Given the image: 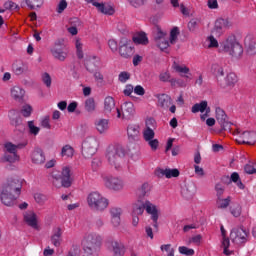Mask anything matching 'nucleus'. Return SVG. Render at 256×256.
I'll use <instances>...</instances> for the list:
<instances>
[{
    "mask_svg": "<svg viewBox=\"0 0 256 256\" xmlns=\"http://www.w3.org/2000/svg\"><path fill=\"white\" fill-rule=\"evenodd\" d=\"M75 47H76V55H77L78 59H83V57H84L83 42H81L80 39H76Z\"/></svg>",
    "mask_w": 256,
    "mask_h": 256,
    "instance_id": "47",
    "label": "nucleus"
},
{
    "mask_svg": "<svg viewBox=\"0 0 256 256\" xmlns=\"http://www.w3.org/2000/svg\"><path fill=\"white\" fill-rule=\"evenodd\" d=\"M179 169L177 168H158L156 170L157 177H166V179H173V177H179Z\"/></svg>",
    "mask_w": 256,
    "mask_h": 256,
    "instance_id": "20",
    "label": "nucleus"
},
{
    "mask_svg": "<svg viewBox=\"0 0 256 256\" xmlns=\"http://www.w3.org/2000/svg\"><path fill=\"white\" fill-rule=\"evenodd\" d=\"M94 127L100 135H106V133L109 131V119L107 118L96 119L94 122Z\"/></svg>",
    "mask_w": 256,
    "mask_h": 256,
    "instance_id": "19",
    "label": "nucleus"
},
{
    "mask_svg": "<svg viewBox=\"0 0 256 256\" xmlns=\"http://www.w3.org/2000/svg\"><path fill=\"white\" fill-rule=\"evenodd\" d=\"M248 237L249 232L243 227L234 228L230 232V239L232 243H235L236 245H243V243H247Z\"/></svg>",
    "mask_w": 256,
    "mask_h": 256,
    "instance_id": "9",
    "label": "nucleus"
},
{
    "mask_svg": "<svg viewBox=\"0 0 256 256\" xmlns=\"http://www.w3.org/2000/svg\"><path fill=\"white\" fill-rule=\"evenodd\" d=\"M133 41L136 43V45H147L149 43V39L147 38V34H145V32L136 34L133 37Z\"/></svg>",
    "mask_w": 256,
    "mask_h": 256,
    "instance_id": "40",
    "label": "nucleus"
},
{
    "mask_svg": "<svg viewBox=\"0 0 256 256\" xmlns=\"http://www.w3.org/2000/svg\"><path fill=\"white\" fill-rule=\"evenodd\" d=\"M145 211L150 215V219L153 222V227L157 229L159 227V208L149 200H145Z\"/></svg>",
    "mask_w": 256,
    "mask_h": 256,
    "instance_id": "14",
    "label": "nucleus"
},
{
    "mask_svg": "<svg viewBox=\"0 0 256 256\" xmlns=\"http://www.w3.org/2000/svg\"><path fill=\"white\" fill-rule=\"evenodd\" d=\"M195 193H197V187L193 183L185 184L181 189V195L184 199H192Z\"/></svg>",
    "mask_w": 256,
    "mask_h": 256,
    "instance_id": "26",
    "label": "nucleus"
},
{
    "mask_svg": "<svg viewBox=\"0 0 256 256\" xmlns=\"http://www.w3.org/2000/svg\"><path fill=\"white\" fill-rule=\"evenodd\" d=\"M50 51L53 57L58 59V61H65V59H67V52H65L63 47H61V41L56 42Z\"/></svg>",
    "mask_w": 256,
    "mask_h": 256,
    "instance_id": "22",
    "label": "nucleus"
},
{
    "mask_svg": "<svg viewBox=\"0 0 256 256\" xmlns=\"http://www.w3.org/2000/svg\"><path fill=\"white\" fill-rule=\"evenodd\" d=\"M99 149V138L88 136L82 142V155L85 159H91Z\"/></svg>",
    "mask_w": 256,
    "mask_h": 256,
    "instance_id": "6",
    "label": "nucleus"
},
{
    "mask_svg": "<svg viewBox=\"0 0 256 256\" xmlns=\"http://www.w3.org/2000/svg\"><path fill=\"white\" fill-rule=\"evenodd\" d=\"M158 99V107L164 111H170V113H175L177 111V106L173 104V99L168 94H158L156 95Z\"/></svg>",
    "mask_w": 256,
    "mask_h": 256,
    "instance_id": "12",
    "label": "nucleus"
},
{
    "mask_svg": "<svg viewBox=\"0 0 256 256\" xmlns=\"http://www.w3.org/2000/svg\"><path fill=\"white\" fill-rule=\"evenodd\" d=\"M93 76H94L96 83H98L101 87H103V85H105V77L103 76V73H101V71H99V70L94 71Z\"/></svg>",
    "mask_w": 256,
    "mask_h": 256,
    "instance_id": "49",
    "label": "nucleus"
},
{
    "mask_svg": "<svg viewBox=\"0 0 256 256\" xmlns=\"http://www.w3.org/2000/svg\"><path fill=\"white\" fill-rule=\"evenodd\" d=\"M123 157H125V149L120 144L109 145L106 149L108 164L116 171H120L123 167Z\"/></svg>",
    "mask_w": 256,
    "mask_h": 256,
    "instance_id": "4",
    "label": "nucleus"
},
{
    "mask_svg": "<svg viewBox=\"0 0 256 256\" xmlns=\"http://www.w3.org/2000/svg\"><path fill=\"white\" fill-rule=\"evenodd\" d=\"M231 205V196H228L227 198H217L216 200V206L218 209H227Z\"/></svg>",
    "mask_w": 256,
    "mask_h": 256,
    "instance_id": "41",
    "label": "nucleus"
},
{
    "mask_svg": "<svg viewBox=\"0 0 256 256\" xmlns=\"http://www.w3.org/2000/svg\"><path fill=\"white\" fill-rule=\"evenodd\" d=\"M60 155L66 159H71L75 155V149L71 145L66 144L62 147Z\"/></svg>",
    "mask_w": 256,
    "mask_h": 256,
    "instance_id": "36",
    "label": "nucleus"
},
{
    "mask_svg": "<svg viewBox=\"0 0 256 256\" xmlns=\"http://www.w3.org/2000/svg\"><path fill=\"white\" fill-rule=\"evenodd\" d=\"M117 107H115V98L107 96L104 98V113L107 117H113L117 113Z\"/></svg>",
    "mask_w": 256,
    "mask_h": 256,
    "instance_id": "17",
    "label": "nucleus"
},
{
    "mask_svg": "<svg viewBox=\"0 0 256 256\" xmlns=\"http://www.w3.org/2000/svg\"><path fill=\"white\" fill-rule=\"evenodd\" d=\"M220 231L222 234V249H223V253L226 256H231L233 255V251L229 250V247L231 245V241L229 240V238H227L226 236V231H225V227L221 226L220 227Z\"/></svg>",
    "mask_w": 256,
    "mask_h": 256,
    "instance_id": "23",
    "label": "nucleus"
},
{
    "mask_svg": "<svg viewBox=\"0 0 256 256\" xmlns=\"http://www.w3.org/2000/svg\"><path fill=\"white\" fill-rule=\"evenodd\" d=\"M143 137L146 142L151 141V139H155V130L145 128L143 130Z\"/></svg>",
    "mask_w": 256,
    "mask_h": 256,
    "instance_id": "51",
    "label": "nucleus"
},
{
    "mask_svg": "<svg viewBox=\"0 0 256 256\" xmlns=\"http://www.w3.org/2000/svg\"><path fill=\"white\" fill-rule=\"evenodd\" d=\"M4 160L7 161V163H17V161H19V156L18 154L5 152Z\"/></svg>",
    "mask_w": 256,
    "mask_h": 256,
    "instance_id": "50",
    "label": "nucleus"
},
{
    "mask_svg": "<svg viewBox=\"0 0 256 256\" xmlns=\"http://www.w3.org/2000/svg\"><path fill=\"white\" fill-rule=\"evenodd\" d=\"M246 51L248 55H256V40L246 38L245 39Z\"/></svg>",
    "mask_w": 256,
    "mask_h": 256,
    "instance_id": "38",
    "label": "nucleus"
},
{
    "mask_svg": "<svg viewBox=\"0 0 256 256\" xmlns=\"http://www.w3.org/2000/svg\"><path fill=\"white\" fill-rule=\"evenodd\" d=\"M25 3L27 5L28 8H30L31 10H35V9H41V7H43V0H25Z\"/></svg>",
    "mask_w": 256,
    "mask_h": 256,
    "instance_id": "44",
    "label": "nucleus"
},
{
    "mask_svg": "<svg viewBox=\"0 0 256 256\" xmlns=\"http://www.w3.org/2000/svg\"><path fill=\"white\" fill-rule=\"evenodd\" d=\"M63 235V231L60 227L55 228L53 230V234L51 236V243L54 247H61V237Z\"/></svg>",
    "mask_w": 256,
    "mask_h": 256,
    "instance_id": "33",
    "label": "nucleus"
},
{
    "mask_svg": "<svg viewBox=\"0 0 256 256\" xmlns=\"http://www.w3.org/2000/svg\"><path fill=\"white\" fill-rule=\"evenodd\" d=\"M27 147V142H21L18 144H13V142H6L4 144L5 153L17 154L19 149H25Z\"/></svg>",
    "mask_w": 256,
    "mask_h": 256,
    "instance_id": "27",
    "label": "nucleus"
},
{
    "mask_svg": "<svg viewBox=\"0 0 256 256\" xmlns=\"http://www.w3.org/2000/svg\"><path fill=\"white\" fill-rule=\"evenodd\" d=\"M211 113V108L208 106L207 101L203 100L200 103H196L192 106V113Z\"/></svg>",
    "mask_w": 256,
    "mask_h": 256,
    "instance_id": "30",
    "label": "nucleus"
},
{
    "mask_svg": "<svg viewBox=\"0 0 256 256\" xmlns=\"http://www.w3.org/2000/svg\"><path fill=\"white\" fill-rule=\"evenodd\" d=\"M102 241L103 238L97 233L91 232L85 234L81 242L84 255L97 256L99 249H101Z\"/></svg>",
    "mask_w": 256,
    "mask_h": 256,
    "instance_id": "3",
    "label": "nucleus"
},
{
    "mask_svg": "<svg viewBox=\"0 0 256 256\" xmlns=\"http://www.w3.org/2000/svg\"><path fill=\"white\" fill-rule=\"evenodd\" d=\"M205 49H217L219 51L220 43L216 40L215 36L210 35L206 38V41L204 42Z\"/></svg>",
    "mask_w": 256,
    "mask_h": 256,
    "instance_id": "35",
    "label": "nucleus"
},
{
    "mask_svg": "<svg viewBox=\"0 0 256 256\" xmlns=\"http://www.w3.org/2000/svg\"><path fill=\"white\" fill-rule=\"evenodd\" d=\"M99 57L92 56L85 60L84 65L89 71V73H94V71H97V67H99Z\"/></svg>",
    "mask_w": 256,
    "mask_h": 256,
    "instance_id": "28",
    "label": "nucleus"
},
{
    "mask_svg": "<svg viewBox=\"0 0 256 256\" xmlns=\"http://www.w3.org/2000/svg\"><path fill=\"white\" fill-rule=\"evenodd\" d=\"M28 129L30 135H34V137H37V135H39V131H41V128L35 126V121L33 120L28 121Z\"/></svg>",
    "mask_w": 256,
    "mask_h": 256,
    "instance_id": "46",
    "label": "nucleus"
},
{
    "mask_svg": "<svg viewBox=\"0 0 256 256\" xmlns=\"http://www.w3.org/2000/svg\"><path fill=\"white\" fill-rule=\"evenodd\" d=\"M211 73L215 75V77H223L225 75V72L223 70V66L215 63L211 66Z\"/></svg>",
    "mask_w": 256,
    "mask_h": 256,
    "instance_id": "45",
    "label": "nucleus"
},
{
    "mask_svg": "<svg viewBox=\"0 0 256 256\" xmlns=\"http://www.w3.org/2000/svg\"><path fill=\"white\" fill-rule=\"evenodd\" d=\"M236 141L240 144L255 145L256 132L255 131H238L236 133Z\"/></svg>",
    "mask_w": 256,
    "mask_h": 256,
    "instance_id": "13",
    "label": "nucleus"
},
{
    "mask_svg": "<svg viewBox=\"0 0 256 256\" xmlns=\"http://www.w3.org/2000/svg\"><path fill=\"white\" fill-rule=\"evenodd\" d=\"M140 134L139 124H129L127 126V135L129 141H138Z\"/></svg>",
    "mask_w": 256,
    "mask_h": 256,
    "instance_id": "24",
    "label": "nucleus"
},
{
    "mask_svg": "<svg viewBox=\"0 0 256 256\" xmlns=\"http://www.w3.org/2000/svg\"><path fill=\"white\" fill-rule=\"evenodd\" d=\"M156 45L157 47H159L161 51H165L166 49H169V42L165 38L161 40H157Z\"/></svg>",
    "mask_w": 256,
    "mask_h": 256,
    "instance_id": "61",
    "label": "nucleus"
},
{
    "mask_svg": "<svg viewBox=\"0 0 256 256\" xmlns=\"http://www.w3.org/2000/svg\"><path fill=\"white\" fill-rule=\"evenodd\" d=\"M129 79H131V74H129L127 71L120 72L118 75V81L120 83H127Z\"/></svg>",
    "mask_w": 256,
    "mask_h": 256,
    "instance_id": "60",
    "label": "nucleus"
},
{
    "mask_svg": "<svg viewBox=\"0 0 256 256\" xmlns=\"http://www.w3.org/2000/svg\"><path fill=\"white\" fill-rule=\"evenodd\" d=\"M145 208V201L137 199V201L132 204L131 215H143V213H145Z\"/></svg>",
    "mask_w": 256,
    "mask_h": 256,
    "instance_id": "31",
    "label": "nucleus"
},
{
    "mask_svg": "<svg viewBox=\"0 0 256 256\" xmlns=\"http://www.w3.org/2000/svg\"><path fill=\"white\" fill-rule=\"evenodd\" d=\"M66 256H81V247L77 244L72 245Z\"/></svg>",
    "mask_w": 256,
    "mask_h": 256,
    "instance_id": "52",
    "label": "nucleus"
},
{
    "mask_svg": "<svg viewBox=\"0 0 256 256\" xmlns=\"http://www.w3.org/2000/svg\"><path fill=\"white\" fill-rule=\"evenodd\" d=\"M244 171L248 175H255L256 174V168H255V163L249 162L244 166Z\"/></svg>",
    "mask_w": 256,
    "mask_h": 256,
    "instance_id": "58",
    "label": "nucleus"
},
{
    "mask_svg": "<svg viewBox=\"0 0 256 256\" xmlns=\"http://www.w3.org/2000/svg\"><path fill=\"white\" fill-rule=\"evenodd\" d=\"M172 69L175 71V73H178L180 77H185V79H189V76L191 75V70L187 65L180 64L179 61H174L172 63Z\"/></svg>",
    "mask_w": 256,
    "mask_h": 256,
    "instance_id": "18",
    "label": "nucleus"
},
{
    "mask_svg": "<svg viewBox=\"0 0 256 256\" xmlns=\"http://www.w3.org/2000/svg\"><path fill=\"white\" fill-rule=\"evenodd\" d=\"M230 181L232 183H235V185H237V187L240 188L241 190L245 189V184H243V182L241 181V177L239 176V173L233 172L230 175Z\"/></svg>",
    "mask_w": 256,
    "mask_h": 256,
    "instance_id": "42",
    "label": "nucleus"
},
{
    "mask_svg": "<svg viewBox=\"0 0 256 256\" xmlns=\"http://www.w3.org/2000/svg\"><path fill=\"white\" fill-rule=\"evenodd\" d=\"M219 53H227V55L239 59L243 55V46L237 41V36L230 34L220 42Z\"/></svg>",
    "mask_w": 256,
    "mask_h": 256,
    "instance_id": "2",
    "label": "nucleus"
},
{
    "mask_svg": "<svg viewBox=\"0 0 256 256\" xmlns=\"http://www.w3.org/2000/svg\"><path fill=\"white\" fill-rule=\"evenodd\" d=\"M111 247L113 251V256H124L125 255V245L119 241H112Z\"/></svg>",
    "mask_w": 256,
    "mask_h": 256,
    "instance_id": "32",
    "label": "nucleus"
},
{
    "mask_svg": "<svg viewBox=\"0 0 256 256\" xmlns=\"http://www.w3.org/2000/svg\"><path fill=\"white\" fill-rule=\"evenodd\" d=\"M11 97L14 101H18L21 103L23 101V97H25V89L21 88L20 86H14L10 90Z\"/></svg>",
    "mask_w": 256,
    "mask_h": 256,
    "instance_id": "29",
    "label": "nucleus"
},
{
    "mask_svg": "<svg viewBox=\"0 0 256 256\" xmlns=\"http://www.w3.org/2000/svg\"><path fill=\"white\" fill-rule=\"evenodd\" d=\"M21 113L23 117H31V113H33V107L29 104H25L22 106Z\"/></svg>",
    "mask_w": 256,
    "mask_h": 256,
    "instance_id": "59",
    "label": "nucleus"
},
{
    "mask_svg": "<svg viewBox=\"0 0 256 256\" xmlns=\"http://www.w3.org/2000/svg\"><path fill=\"white\" fill-rule=\"evenodd\" d=\"M118 53L123 57V59H131V56L135 54V48L131 45V40L121 38Z\"/></svg>",
    "mask_w": 256,
    "mask_h": 256,
    "instance_id": "11",
    "label": "nucleus"
},
{
    "mask_svg": "<svg viewBox=\"0 0 256 256\" xmlns=\"http://www.w3.org/2000/svg\"><path fill=\"white\" fill-rule=\"evenodd\" d=\"M84 109L87 111V113H93L95 109H97V106L95 105V99L88 98L84 102Z\"/></svg>",
    "mask_w": 256,
    "mask_h": 256,
    "instance_id": "43",
    "label": "nucleus"
},
{
    "mask_svg": "<svg viewBox=\"0 0 256 256\" xmlns=\"http://www.w3.org/2000/svg\"><path fill=\"white\" fill-rule=\"evenodd\" d=\"M52 179L55 187H59V183H57V181H61V187L69 189L73 183V179H71V169L66 166L62 169V172L54 170L52 172Z\"/></svg>",
    "mask_w": 256,
    "mask_h": 256,
    "instance_id": "5",
    "label": "nucleus"
},
{
    "mask_svg": "<svg viewBox=\"0 0 256 256\" xmlns=\"http://www.w3.org/2000/svg\"><path fill=\"white\" fill-rule=\"evenodd\" d=\"M241 211H242V208H241V205L239 204L233 206L230 210L231 215H233V217H241Z\"/></svg>",
    "mask_w": 256,
    "mask_h": 256,
    "instance_id": "64",
    "label": "nucleus"
},
{
    "mask_svg": "<svg viewBox=\"0 0 256 256\" xmlns=\"http://www.w3.org/2000/svg\"><path fill=\"white\" fill-rule=\"evenodd\" d=\"M177 37H179V28L174 27L170 31V44L171 45H175V43H177Z\"/></svg>",
    "mask_w": 256,
    "mask_h": 256,
    "instance_id": "56",
    "label": "nucleus"
},
{
    "mask_svg": "<svg viewBox=\"0 0 256 256\" xmlns=\"http://www.w3.org/2000/svg\"><path fill=\"white\" fill-rule=\"evenodd\" d=\"M108 47L112 51V53H117L119 51V42L115 39H109L108 40Z\"/></svg>",
    "mask_w": 256,
    "mask_h": 256,
    "instance_id": "57",
    "label": "nucleus"
},
{
    "mask_svg": "<svg viewBox=\"0 0 256 256\" xmlns=\"http://www.w3.org/2000/svg\"><path fill=\"white\" fill-rule=\"evenodd\" d=\"M40 127L43 129H51V118L48 115L40 119Z\"/></svg>",
    "mask_w": 256,
    "mask_h": 256,
    "instance_id": "55",
    "label": "nucleus"
},
{
    "mask_svg": "<svg viewBox=\"0 0 256 256\" xmlns=\"http://www.w3.org/2000/svg\"><path fill=\"white\" fill-rule=\"evenodd\" d=\"M145 129H157V120L153 117L147 118L145 121Z\"/></svg>",
    "mask_w": 256,
    "mask_h": 256,
    "instance_id": "54",
    "label": "nucleus"
},
{
    "mask_svg": "<svg viewBox=\"0 0 256 256\" xmlns=\"http://www.w3.org/2000/svg\"><path fill=\"white\" fill-rule=\"evenodd\" d=\"M42 83L45 84V86L49 89L51 87V84L53 83V80L51 79V75L47 72L42 73L41 75Z\"/></svg>",
    "mask_w": 256,
    "mask_h": 256,
    "instance_id": "53",
    "label": "nucleus"
},
{
    "mask_svg": "<svg viewBox=\"0 0 256 256\" xmlns=\"http://www.w3.org/2000/svg\"><path fill=\"white\" fill-rule=\"evenodd\" d=\"M151 193V186L149 183H144L141 185V187L137 190V197L138 199L142 200L145 199V197H149V194Z\"/></svg>",
    "mask_w": 256,
    "mask_h": 256,
    "instance_id": "34",
    "label": "nucleus"
},
{
    "mask_svg": "<svg viewBox=\"0 0 256 256\" xmlns=\"http://www.w3.org/2000/svg\"><path fill=\"white\" fill-rule=\"evenodd\" d=\"M226 87H235V84L239 79L237 78V74L230 72L224 78Z\"/></svg>",
    "mask_w": 256,
    "mask_h": 256,
    "instance_id": "39",
    "label": "nucleus"
},
{
    "mask_svg": "<svg viewBox=\"0 0 256 256\" xmlns=\"http://www.w3.org/2000/svg\"><path fill=\"white\" fill-rule=\"evenodd\" d=\"M180 255L193 256L195 255V250L193 248H188L187 246H180L178 248Z\"/></svg>",
    "mask_w": 256,
    "mask_h": 256,
    "instance_id": "48",
    "label": "nucleus"
},
{
    "mask_svg": "<svg viewBox=\"0 0 256 256\" xmlns=\"http://www.w3.org/2000/svg\"><path fill=\"white\" fill-rule=\"evenodd\" d=\"M159 80L162 81V83H170L171 73H169V71L161 72L159 75Z\"/></svg>",
    "mask_w": 256,
    "mask_h": 256,
    "instance_id": "62",
    "label": "nucleus"
},
{
    "mask_svg": "<svg viewBox=\"0 0 256 256\" xmlns=\"http://www.w3.org/2000/svg\"><path fill=\"white\" fill-rule=\"evenodd\" d=\"M226 29H229V20L223 18L217 19L212 29V35H215V37H221L222 34L225 33Z\"/></svg>",
    "mask_w": 256,
    "mask_h": 256,
    "instance_id": "16",
    "label": "nucleus"
},
{
    "mask_svg": "<svg viewBox=\"0 0 256 256\" xmlns=\"http://www.w3.org/2000/svg\"><path fill=\"white\" fill-rule=\"evenodd\" d=\"M23 189V180L14 179L2 187L0 200L6 207H13Z\"/></svg>",
    "mask_w": 256,
    "mask_h": 256,
    "instance_id": "1",
    "label": "nucleus"
},
{
    "mask_svg": "<svg viewBox=\"0 0 256 256\" xmlns=\"http://www.w3.org/2000/svg\"><path fill=\"white\" fill-rule=\"evenodd\" d=\"M102 179L105 187L111 191H122L123 187H125V182L119 177L106 175Z\"/></svg>",
    "mask_w": 256,
    "mask_h": 256,
    "instance_id": "10",
    "label": "nucleus"
},
{
    "mask_svg": "<svg viewBox=\"0 0 256 256\" xmlns=\"http://www.w3.org/2000/svg\"><path fill=\"white\" fill-rule=\"evenodd\" d=\"M215 113L218 123H220V125H225V123H227V114H225V110L217 106L215 108Z\"/></svg>",
    "mask_w": 256,
    "mask_h": 256,
    "instance_id": "37",
    "label": "nucleus"
},
{
    "mask_svg": "<svg viewBox=\"0 0 256 256\" xmlns=\"http://www.w3.org/2000/svg\"><path fill=\"white\" fill-rule=\"evenodd\" d=\"M87 3H92L100 13H103L104 15H113L115 13V10L113 9V6L109 4H103L96 2L95 0H87Z\"/></svg>",
    "mask_w": 256,
    "mask_h": 256,
    "instance_id": "21",
    "label": "nucleus"
},
{
    "mask_svg": "<svg viewBox=\"0 0 256 256\" xmlns=\"http://www.w3.org/2000/svg\"><path fill=\"white\" fill-rule=\"evenodd\" d=\"M34 200L36 201V203H38V205H43V203L47 201V196L41 193H36L34 194Z\"/></svg>",
    "mask_w": 256,
    "mask_h": 256,
    "instance_id": "63",
    "label": "nucleus"
},
{
    "mask_svg": "<svg viewBox=\"0 0 256 256\" xmlns=\"http://www.w3.org/2000/svg\"><path fill=\"white\" fill-rule=\"evenodd\" d=\"M135 116V105L133 102H124L121 105V108L116 109V117L117 119H123L125 121H129L130 119H133Z\"/></svg>",
    "mask_w": 256,
    "mask_h": 256,
    "instance_id": "8",
    "label": "nucleus"
},
{
    "mask_svg": "<svg viewBox=\"0 0 256 256\" xmlns=\"http://www.w3.org/2000/svg\"><path fill=\"white\" fill-rule=\"evenodd\" d=\"M88 205L96 211H105L109 207V200L103 197L99 192H92L87 198Z\"/></svg>",
    "mask_w": 256,
    "mask_h": 256,
    "instance_id": "7",
    "label": "nucleus"
},
{
    "mask_svg": "<svg viewBox=\"0 0 256 256\" xmlns=\"http://www.w3.org/2000/svg\"><path fill=\"white\" fill-rule=\"evenodd\" d=\"M31 161L35 165H43L45 163V153L41 148H35L31 154Z\"/></svg>",
    "mask_w": 256,
    "mask_h": 256,
    "instance_id": "25",
    "label": "nucleus"
},
{
    "mask_svg": "<svg viewBox=\"0 0 256 256\" xmlns=\"http://www.w3.org/2000/svg\"><path fill=\"white\" fill-rule=\"evenodd\" d=\"M23 219L28 227L35 229V231H39L41 227L39 226V216L33 210H28L23 213Z\"/></svg>",
    "mask_w": 256,
    "mask_h": 256,
    "instance_id": "15",
    "label": "nucleus"
}]
</instances>
